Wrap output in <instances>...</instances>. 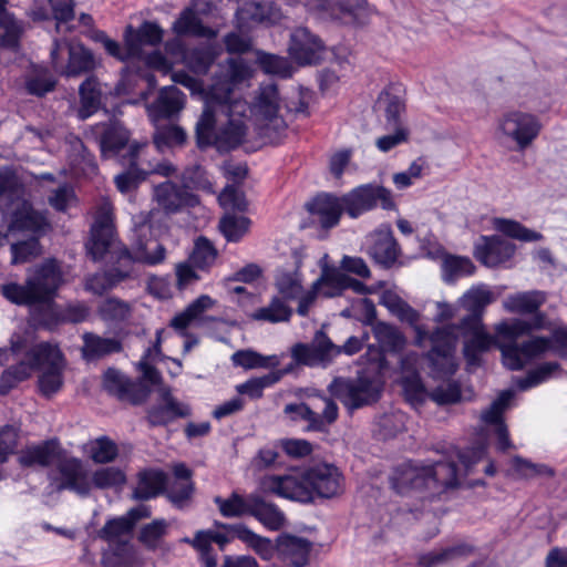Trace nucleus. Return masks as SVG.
<instances>
[{"mask_svg":"<svg viewBox=\"0 0 567 567\" xmlns=\"http://www.w3.org/2000/svg\"><path fill=\"white\" fill-rule=\"evenodd\" d=\"M369 256L384 268H391L398 260L401 248L388 225H382L371 234Z\"/></svg>","mask_w":567,"mask_h":567,"instance_id":"nucleus-21","label":"nucleus"},{"mask_svg":"<svg viewBox=\"0 0 567 567\" xmlns=\"http://www.w3.org/2000/svg\"><path fill=\"white\" fill-rule=\"evenodd\" d=\"M49 227L45 215L35 210L32 205L25 200L18 204L13 210L9 224V230L14 233H27L31 235H40Z\"/></svg>","mask_w":567,"mask_h":567,"instance_id":"nucleus-27","label":"nucleus"},{"mask_svg":"<svg viewBox=\"0 0 567 567\" xmlns=\"http://www.w3.org/2000/svg\"><path fill=\"white\" fill-rule=\"evenodd\" d=\"M217 258V250L206 237H198L189 257L190 264L198 269L209 268Z\"/></svg>","mask_w":567,"mask_h":567,"instance_id":"nucleus-58","label":"nucleus"},{"mask_svg":"<svg viewBox=\"0 0 567 567\" xmlns=\"http://www.w3.org/2000/svg\"><path fill=\"white\" fill-rule=\"evenodd\" d=\"M328 391L349 411L375 403L382 392L381 383L373 377L359 374L357 378H334Z\"/></svg>","mask_w":567,"mask_h":567,"instance_id":"nucleus-6","label":"nucleus"},{"mask_svg":"<svg viewBox=\"0 0 567 567\" xmlns=\"http://www.w3.org/2000/svg\"><path fill=\"white\" fill-rule=\"evenodd\" d=\"M154 199L166 214H175L186 206H194L197 198L182 185L171 181L154 187Z\"/></svg>","mask_w":567,"mask_h":567,"instance_id":"nucleus-24","label":"nucleus"},{"mask_svg":"<svg viewBox=\"0 0 567 567\" xmlns=\"http://www.w3.org/2000/svg\"><path fill=\"white\" fill-rule=\"evenodd\" d=\"M82 340V358L89 362L100 360L114 353H120L123 350L121 340L116 338H104L94 332L83 333Z\"/></svg>","mask_w":567,"mask_h":567,"instance_id":"nucleus-36","label":"nucleus"},{"mask_svg":"<svg viewBox=\"0 0 567 567\" xmlns=\"http://www.w3.org/2000/svg\"><path fill=\"white\" fill-rule=\"evenodd\" d=\"M141 148L138 143L130 145L127 156L123 159V164L127 167L114 177L116 188L123 194L136 189L147 177V172H144V161L140 157Z\"/></svg>","mask_w":567,"mask_h":567,"instance_id":"nucleus-25","label":"nucleus"},{"mask_svg":"<svg viewBox=\"0 0 567 567\" xmlns=\"http://www.w3.org/2000/svg\"><path fill=\"white\" fill-rule=\"evenodd\" d=\"M167 483L166 474L156 470H144L137 474V484L133 491V498L147 501L159 495Z\"/></svg>","mask_w":567,"mask_h":567,"instance_id":"nucleus-41","label":"nucleus"},{"mask_svg":"<svg viewBox=\"0 0 567 567\" xmlns=\"http://www.w3.org/2000/svg\"><path fill=\"white\" fill-rule=\"evenodd\" d=\"M214 502L224 517H240L245 514H249L250 495L245 498L234 492L228 498L216 496Z\"/></svg>","mask_w":567,"mask_h":567,"instance_id":"nucleus-56","label":"nucleus"},{"mask_svg":"<svg viewBox=\"0 0 567 567\" xmlns=\"http://www.w3.org/2000/svg\"><path fill=\"white\" fill-rule=\"evenodd\" d=\"M61 284L62 271L58 261L48 259L34 268L24 285H3L2 295L16 305L47 303L53 300Z\"/></svg>","mask_w":567,"mask_h":567,"instance_id":"nucleus-2","label":"nucleus"},{"mask_svg":"<svg viewBox=\"0 0 567 567\" xmlns=\"http://www.w3.org/2000/svg\"><path fill=\"white\" fill-rule=\"evenodd\" d=\"M185 102L184 93L176 86H166L161 90L158 97L148 107L154 120L169 118L177 114Z\"/></svg>","mask_w":567,"mask_h":567,"instance_id":"nucleus-38","label":"nucleus"},{"mask_svg":"<svg viewBox=\"0 0 567 567\" xmlns=\"http://www.w3.org/2000/svg\"><path fill=\"white\" fill-rule=\"evenodd\" d=\"M186 138V132L177 125L158 127L153 136L154 144L158 151H163L165 147L182 146L185 144Z\"/></svg>","mask_w":567,"mask_h":567,"instance_id":"nucleus-57","label":"nucleus"},{"mask_svg":"<svg viewBox=\"0 0 567 567\" xmlns=\"http://www.w3.org/2000/svg\"><path fill=\"white\" fill-rule=\"evenodd\" d=\"M183 187L185 189H202L212 193L213 185L208 178L207 172L200 165H192L182 174Z\"/></svg>","mask_w":567,"mask_h":567,"instance_id":"nucleus-63","label":"nucleus"},{"mask_svg":"<svg viewBox=\"0 0 567 567\" xmlns=\"http://www.w3.org/2000/svg\"><path fill=\"white\" fill-rule=\"evenodd\" d=\"M172 31L177 37L214 39L217 35V32L214 29L203 23L202 19L195 11V4L182 10L178 18L172 25Z\"/></svg>","mask_w":567,"mask_h":567,"instance_id":"nucleus-34","label":"nucleus"},{"mask_svg":"<svg viewBox=\"0 0 567 567\" xmlns=\"http://www.w3.org/2000/svg\"><path fill=\"white\" fill-rule=\"evenodd\" d=\"M344 212L351 218H358L362 214L381 204L383 209H392L394 202L391 192L383 186L364 184L360 185L342 196Z\"/></svg>","mask_w":567,"mask_h":567,"instance_id":"nucleus-10","label":"nucleus"},{"mask_svg":"<svg viewBox=\"0 0 567 567\" xmlns=\"http://www.w3.org/2000/svg\"><path fill=\"white\" fill-rule=\"evenodd\" d=\"M164 31L155 22L145 21L137 30L128 25L125 32V44L130 48L131 54L138 56L143 45H158L163 40Z\"/></svg>","mask_w":567,"mask_h":567,"instance_id":"nucleus-35","label":"nucleus"},{"mask_svg":"<svg viewBox=\"0 0 567 567\" xmlns=\"http://www.w3.org/2000/svg\"><path fill=\"white\" fill-rule=\"evenodd\" d=\"M546 298L542 291H527L509 296L505 302V308L511 312L532 313V320L515 319L511 322H501L496 326V332L507 339H517L533 330L543 329L545 326V315L538 312Z\"/></svg>","mask_w":567,"mask_h":567,"instance_id":"nucleus-4","label":"nucleus"},{"mask_svg":"<svg viewBox=\"0 0 567 567\" xmlns=\"http://www.w3.org/2000/svg\"><path fill=\"white\" fill-rule=\"evenodd\" d=\"M115 238L112 209L109 204L102 205L91 227V236L85 244L86 252L93 261L102 260L109 252Z\"/></svg>","mask_w":567,"mask_h":567,"instance_id":"nucleus-14","label":"nucleus"},{"mask_svg":"<svg viewBox=\"0 0 567 567\" xmlns=\"http://www.w3.org/2000/svg\"><path fill=\"white\" fill-rule=\"evenodd\" d=\"M135 260L147 266H155L165 260L166 248L164 245L152 238H144L138 235L130 249Z\"/></svg>","mask_w":567,"mask_h":567,"instance_id":"nucleus-42","label":"nucleus"},{"mask_svg":"<svg viewBox=\"0 0 567 567\" xmlns=\"http://www.w3.org/2000/svg\"><path fill=\"white\" fill-rule=\"evenodd\" d=\"M426 488H454L458 485L457 466L454 462L437 461L432 465L425 466Z\"/></svg>","mask_w":567,"mask_h":567,"instance_id":"nucleus-40","label":"nucleus"},{"mask_svg":"<svg viewBox=\"0 0 567 567\" xmlns=\"http://www.w3.org/2000/svg\"><path fill=\"white\" fill-rule=\"evenodd\" d=\"M103 567H135L136 557L130 542H122L114 546L110 545L102 555Z\"/></svg>","mask_w":567,"mask_h":567,"instance_id":"nucleus-45","label":"nucleus"},{"mask_svg":"<svg viewBox=\"0 0 567 567\" xmlns=\"http://www.w3.org/2000/svg\"><path fill=\"white\" fill-rule=\"evenodd\" d=\"M390 484L401 495L410 491H426L425 466L419 467L411 462L403 463L394 468Z\"/></svg>","mask_w":567,"mask_h":567,"instance_id":"nucleus-28","label":"nucleus"},{"mask_svg":"<svg viewBox=\"0 0 567 567\" xmlns=\"http://www.w3.org/2000/svg\"><path fill=\"white\" fill-rule=\"evenodd\" d=\"M247 132L241 118H217L210 112H203L195 125L196 143L199 148L215 146L219 152L238 147Z\"/></svg>","mask_w":567,"mask_h":567,"instance_id":"nucleus-3","label":"nucleus"},{"mask_svg":"<svg viewBox=\"0 0 567 567\" xmlns=\"http://www.w3.org/2000/svg\"><path fill=\"white\" fill-rule=\"evenodd\" d=\"M49 478L58 492L69 491L81 497H87L92 491L89 466L81 458L68 455L64 450L54 471L49 474Z\"/></svg>","mask_w":567,"mask_h":567,"instance_id":"nucleus-7","label":"nucleus"},{"mask_svg":"<svg viewBox=\"0 0 567 567\" xmlns=\"http://www.w3.org/2000/svg\"><path fill=\"white\" fill-rule=\"evenodd\" d=\"M249 515L270 530H279L286 523L284 512L276 504L267 502L257 494H250Z\"/></svg>","mask_w":567,"mask_h":567,"instance_id":"nucleus-37","label":"nucleus"},{"mask_svg":"<svg viewBox=\"0 0 567 567\" xmlns=\"http://www.w3.org/2000/svg\"><path fill=\"white\" fill-rule=\"evenodd\" d=\"M381 303L401 321L408 322L411 326H415V328L417 327L416 322L420 318L419 312L398 295L391 291L384 292L381 298Z\"/></svg>","mask_w":567,"mask_h":567,"instance_id":"nucleus-50","label":"nucleus"},{"mask_svg":"<svg viewBox=\"0 0 567 567\" xmlns=\"http://www.w3.org/2000/svg\"><path fill=\"white\" fill-rule=\"evenodd\" d=\"M279 556L295 567H303L309 561L312 543L307 538L281 534L276 540Z\"/></svg>","mask_w":567,"mask_h":567,"instance_id":"nucleus-30","label":"nucleus"},{"mask_svg":"<svg viewBox=\"0 0 567 567\" xmlns=\"http://www.w3.org/2000/svg\"><path fill=\"white\" fill-rule=\"evenodd\" d=\"M442 271L443 280L452 284L460 278L473 275L475 266L467 257L450 256L444 259Z\"/></svg>","mask_w":567,"mask_h":567,"instance_id":"nucleus-52","label":"nucleus"},{"mask_svg":"<svg viewBox=\"0 0 567 567\" xmlns=\"http://www.w3.org/2000/svg\"><path fill=\"white\" fill-rule=\"evenodd\" d=\"M499 128L517 143L519 150H524L537 137L540 124L532 114L511 112L504 115L499 122Z\"/></svg>","mask_w":567,"mask_h":567,"instance_id":"nucleus-20","label":"nucleus"},{"mask_svg":"<svg viewBox=\"0 0 567 567\" xmlns=\"http://www.w3.org/2000/svg\"><path fill=\"white\" fill-rule=\"evenodd\" d=\"M63 449L56 439L32 444L18 453V463L21 467H50L55 466Z\"/></svg>","mask_w":567,"mask_h":567,"instance_id":"nucleus-23","label":"nucleus"},{"mask_svg":"<svg viewBox=\"0 0 567 567\" xmlns=\"http://www.w3.org/2000/svg\"><path fill=\"white\" fill-rule=\"evenodd\" d=\"M494 299V293L486 286H477L467 290L461 298V305L468 311V315L461 319L460 328H480L484 310Z\"/></svg>","mask_w":567,"mask_h":567,"instance_id":"nucleus-22","label":"nucleus"},{"mask_svg":"<svg viewBox=\"0 0 567 567\" xmlns=\"http://www.w3.org/2000/svg\"><path fill=\"white\" fill-rule=\"evenodd\" d=\"M426 339L431 343L426 354L431 375L435 379L450 378L456 371L453 358L457 341L455 328L439 327L429 333L422 327H416V344L421 346Z\"/></svg>","mask_w":567,"mask_h":567,"instance_id":"nucleus-5","label":"nucleus"},{"mask_svg":"<svg viewBox=\"0 0 567 567\" xmlns=\"http://www.w3.org/2000/svg\"><path fill=\"white\" fill-rule=\"evenodd\" d=\"M507 344H501L504 365L512 370H522L526 363L535 358H539L549 351L551 339L547 337H534L522 343H517L516 339H509Z\"/></svg>","mask_w":567,"mask_h":567,"instance_id":"nucleus-12","label":"nucleus"},{"mask_svg":"<svg viewBox=\"0 0 567 567\" xmlns=\"http://www.w3.org/2000/svg\"><path fill=\"white\" fill-rule=\"evenodd\" d=\"M50 55L54 69L65 78H79L97 66L93 52L82 43L54 40Z\"/></svg>","mask_w":567,"mask_h":567,"instance_id":"nucleus-8","label":"nucleus"},{"mask_svg":"<svg viewBox=\"0 0 567 567\" xmlns=\"http://www.w3.org/2000/svg\"><path fill=\"white\" fill-rule=\"evenodd\" d=\"M465 550V546L461 545L443 548L441 550H433L421 555L417 564L420 567H437L454 559L455 557L464 555Z\"/></svg>","mask_w":567,"mask_h":567,"instance_id":"nucleus-62","label":"nucleus"},{"mask_svg":"<svg viewBox=\"0 0 567 567\" xmlns=\"http://www.w3.org/2000/svg\"><path fill=\"white\" fill-rule=\"evenodd\" d=\"M347 281L348 275L337 269H323L321 277L313 282V288L324 287L322 293L331 298L347 290Z\"/></svg>","mask_w":567,"mask_h":567,"instance_id":"nucleus-55","label":"nucleus"},{"mask_svg":"<svg viewBox=\"0 0 567 567\" xmlns=\"http://www.w3.org/2000/svg\"><path fill=\"white\" fill-rule=\"evenodd\" d=\"M216 526L226 529L233 537L244 542L265 560L271 559L275 551H277L276 545H274L269 538L256 534L244 524H224L216 522Z\"/></svg>","mask_w":567,"mask_h":567,"instance_id":"nucleus-33","label":"nucleus"},{"mask_svg":"<svg viewBox=\"0 0 567 567\" xmlns=\"http://www.w3.org/2000/svg\"><path fill=\"white\" fill-rule=\"evenodd\" d=\"M341 352L321 331L317 332L311 343H296L291 357L296 364L307 367H327Z\"/></svg>","mask_w":567,"mask_h":567,"instance_id":"nucleus-13","label":"nucleus"},{"mask_svg":"<svg viewBox=\"0 0 567 567\" xmlns=\"http://www.w3.org/2000/svg\"><path fill=\"white\" fill-rule=\"evenodd\" d=\"M158 395V401L146 411V421L150 426H165L176 419L188 417L192 414L190 406L178 401L169 388H162Z\"/></svg>","mask_w":567,"mask_h":567,"instance_id":"nucleus-19","label":"nucleus"},{"mask_svg":"<svg viewBox=\"0 0 567 567\" xmlns=\"http://www.w3.org/2000/svg\"><path fill=\"white\" fill-rule=\"evenodd\" d=\"M475 248V257L485 266L495 267L515 254V245L499 236L484 237Z\"/></svg>","mask_w":567,"mask_h":567,"instance_id":"nucleus-31","label":"nucleus"},{"mask_svg":"<svg viewBox=\"0 0 567 567\" xmlns=\"http://www.w3.org/2000/svg\"><path fill=\"white\" fill-rule=\"evenodd\" d=\"M215 58V52L210 47L194 48L185 54L187 65L198 74H206Z\"/></svg>","mask_w":567,"mask_h":567,"instance_id":"nucleus-61","label":"nucleus"},{"mask_svg":"<svg viewBox=\"0 0 567 567\" xmlns=\"http://www.w3.org/2000/svg\"><path fill=\"white\" fill-rule=\"evenodd\" d=\"M125 474L117 467L109 466L91 473L92 488L106 489L125 483Z\"/></svg>","mask_w":567,"mask_h":567,"instance_id":"nucleus-60","label":"nucleus"},{"mask_svg":"<svg viewBox=\"0 0 567 567\" xmlns=\"http://www.w3.org/2000/svg\"><path fill=\"white\" fill-rule=\"evenodd\" d=\"M260 485L265 493L310 504L316 497L338 496L343 489V477L336 465L319 463L296 473L265 476Z\"/></svg>","mask_w":567,"mask_h":567,"instance_id":"nucleus-1","label":"nucleus"},{"mask_svg":"<svg viewBox=\"0 0 567 567\" xmlns=\"http://www.w3.org/2000/svg\"><path fill=\"white\" fill-rule=\"evenodd\" d=\"M99 312L104 321L120 322L128 319L131 306L124 300L111 297L100 305Z\"/></svg>","mask_w":567,"mask_h":567,"instance_id":"nucleus-59","label":"nucleus"},{"mask_svg":"<svg viewBox=\"0 0 567 567\" xmlns=\"http://www.w3.org/2000/svg\"><path fill=\"white\" fill-rule=\"evenodd\" d=\"M308 209L312 215L318 216L321 227L328 229L339 224L344 206L342 197L321 194L308 205Z\"/></svg>","mask_w":567,"mask_h":567,"instance_id":"nucleus-32","label":"nucleus"},{"mask_svg":"<svg viewBox=\"0 0 567 567\" xmlns=\"http://www.w3.org/2000/svg\"><path fill=\"white\" fill-rule=\"evenodd\" d=\"M102 85L96 76H87L79 86L80 106L78 117L86 120L95 114L102 104Z\"/></svg>","mask_w":567,"mask_h":567,"instance_id":"nucleus-39","label":"nucleus"},{"mask_svg":"<svg viewBox=\"0 0 567 567\" xmlns=\"http://www.w3.org/2000/svg\"><path fill=\"white\" fill-rule=\"evenodd\" d=\"M255 110L266 122V130L272 128L277 133L285 130V121L277 115L279 110V93L275 83H267L260 86V92L255 103Z\"/></svg>","mask_w":567,"mask_h":567,"instance_id":"nucleus-26","label":"nucleus"},{"mask_svg":"<svg viewBox=\"0 0 567 567\" xmlns=\"http://www.w3.org/2000/svg\"><path fill=\"white\" fill-rule=\"evenodd\" d=\"M449 327L455 328L457 338L466 334H471V338L465 341L463 353L466 362L471 367L481 365V354L488 351L495 343L496 340L493 336L488 334L483 330V323L477 329H461L460 323L457 326L450 324Z\"/></svg>","mask_w":567,"mask_h":567,"instance_id":"nucleus-29","label":"nucleus"},{"mask_svg":"<svg viewBox=\"0 0 567 567\" xmlns=\"http://www.w3.org/2000/svg\"><path fill=\"white\" fill-rule=\"evenodd\" d=\"M133 532L132 522L125 516L109 519L99 532V537L114 546L122 542H128Z\"/></svg>","mask_w":567,"mask_h":567,"instance_id":"nucleus-48","label":"nucleus"},{"mask_svg":"<svg viewBox=\"0 0 567 567\" xmlns=\"http://www.w3.org/2000/svg\"><path fill=\"white\" fill-rule=\"evenodd\" d=\"M292 316V309L281 297H274L267 307L259 308L252 315L255 320L267 321L271 323L287 322Z\"/></svg>","mask_w":567,"mask_h":567,"instance_id":"nucleus-49","label":"nucleus"},{"mask_svg":"<svg viewBox=\"0 0 567 567\" xmlns=\"http://www.w3.org/2000/svg\"><path fill=\"white\" fill-rule=\"evenodd\" d=\"M288 371L289 369L284 371H270L265 375L248 379L246 382L238 384L236 391L251 399H260L264 390L279 382L281 377Z\"/></svg>","mask_w":567,"mask_h":567,"instance_id":"nucleus-47","label":"nucleus"},{"mask_svg":"<svg viewBox=\"0 0 567 567\" xmlns=\"http://www.w3.org/2000/svg\"><path fill=\"white\" fill-rule=\"evenodd\" d=\"M495 228L507 237L518 239L525 243L539 241L543 239V235L540 233L532 230L522 225L520 223L512 219H496Z\"/></svg>","mask_w":567,"mask_h":567,"instance_id":"nucleus-54","label":"nucleus"},{"mask_svg":"<svg viewBox=\"0 0 567 567\" xmlns=\"http://www.w3.org/2000/svg\"><path fill=\"white\" fill-rule=\"evenodd\" d=\"M116 444L106 436H101L91 443L90 456L96 464L110 463L117 456Z\"/></svg>","mask_w":567,"mask_h":567,"instance_id":"nucleus-64","label":"nucleus"},{"mask_svg":"<svg viewBox=\"0 0 567 567\" xmlns=\"http://www.w3.org/2000/svg\"><path fill=\"white\" fill-rule=\"evenodd\" d=\"M373 334L379 344L386 351H400L405 344V339L399 329L385 322H377L373 327Z\"/></svg>","mask_w":567,"mask_h":567,"instance_id":"nucleus-53","label":"nucleus"},{"mask_svg":"<svg viewBox=\"0 0 567 567\" xmlns=\"http://www.w3.org/2000/svg\"><path fill=\"white\" fill-rule=\"evenodd\" d=\"M7 3L8 0H0V28L4 30L2 42L7 47L14 48L24 32V24L6 9Z\"/></svg>","mask_w":567,"mask_h":567,"instance_id":"nucleus-46","label":"nucleus"},{"mask_svg":"<svg viewBox=\"0 0 567 567\" xmlns=\"http://www.w3.org/2000/svg\"><path fill=\"white\" fill-rule=\"evenodd\" d=\"M33 370H42L38 384L44 396H51L63 385V355L56 346L47 342L31 348Z\"/></svg>","mask_w":567,"mask_h":567,"instance_id":"nucleus-9","label":"nucleus"},{"mask_svg":"<svg viewBox=\"0 0 567 567\" xmlns=\"http://www.w3.org/2000/svg\"><path fill=\"white\" fill-rule=\"evenodd\" d=\"M250 219L246 216L236 214L224 215L218 224V228L228 241H239L249 230Z\"/></svg>","mask_w":567,"mask_h":567,"instance_id":"nucleus-51","label":"nucleus"},{"mask_svg":"<svg viewBox=\"0 0 567 567\" xmlns=\"http://www.w3.org/2000/svg\"><path fill=\"white\" fill-rule=\"evenodd\" d=\"M323 409L321 413L315 412L306 403L286 404L284 413L293 422L307 421L305 429L307 432H327L329 426L333 424L339 416V408L337 403L327 396L322 398Z\"/></svg>","mask_w":567,"mask_h":567,"instance_id":"nucleus-11","label":"nucleus"},{"mask_svg":"<svg viewBox=\"0 0 567 567\" xmlns=\"http://www.w3.org/2000/svg\"><path fill=\"white\" fill-rule=\"evenodd\" d=\"M248 104L241 99H235L229 84L212 85L203 112H210L217 118H241L246 115Z\"/></svg>","mask_w":567,"mask_h":567,"instance_id":"nucleus-15","label":"nucleus"},{"mask_svg":"<svg viewBox=\"0 0 567 567\" xmlns=\"http://www.w3.org/2000/svg\"><path fill=\"white\" fill-rule=\"evenodd\" d=\"M103 386L112 395L134 405L144 403L151 394V388L142 381H132L115 368H109L103 374Z\"/></svg>","mask_w":567,"mask_h":567,"instance_id":"nucleus-16","label":"nucleus"},{"mask_svg":"<svg viewBox=\"0 0 567 567\" xmlns=\"http://www.w3.org/2000/svg\"><path fill=\"white\" fill-rule=\"evenodd\" d=\"M90 131L99 144L103 158L116 156L128 145L131 137L130 131L116 118L97 123L91 126Z\"/></svg>","mask_w":567,"mask_h":567,"instance_id":"nucleus-17","label":"nucleus"},{"mask_svg":"<svg viewBox=\"0 0 567 567\" xmlns=\"http://www.w3.org/2000/svg\"><path fill=\"white\" fill-rule=\"evenodd\" d=\"M323 41L306 27L295 29L290 34L289 54L300 65L318 64L322 60Z\"/></svg>","mask_w":567,"mask_h":567,"instance_id":"nucleus-18","label":"nucleus"},{"mask_svg":"<svg viewBox=\"0 0 567 567\" xmlns=\"http://www.w3.org/2000/svg\"><path fill=\"white\" fill-rule=\"evenodd\" d=\"M559 370L557 361L543 362L528 370L524 377H516L514 383L519 391H527L548 381Z\"/></svg>","mask_w":567,"mask_h":567,"instance_id":"nucleus-44","label":"nucleus"},{"mask_svg":"<svg viewBox=\"0 0 567 567\" xmlns=\"http://www.w3.org/2000/svg\"><path fill=\"white\" fill-rule=\"evenodd\" d=\"M214 300L207 296L202 295L193 302H190L184 311L177 313L171 320V327L174 328L182 337H188L186 329L193 321L198 319L207 309L212 308Z\"/></svg>","mask_w":567,"mask_h":567,"instance_id":"nucleus-43","label":"nucleus"}]
</instances>
